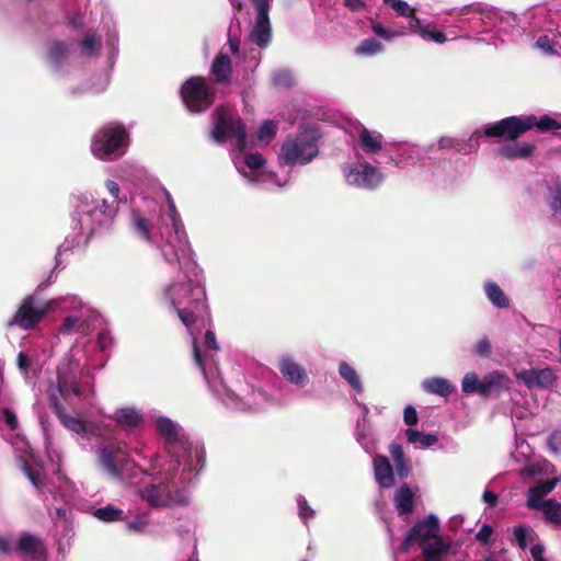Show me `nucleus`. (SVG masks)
Returning a JSON list of instances; mask_svg holds the SVG:
<instances>
[{"label":"nucleus","mask_w":561,"mask_h":561,"mask_svg":"<svg viewBox=\"0 0 561 561\" xmlns=\"http://www.w3.org/2000/svg\"><path fill=\"white\" fill-rule=\"evenodd\" d=\"M161 249L167 264L174 268L178 267L181 273L163 289V298L175 310L181 323L192 335L194 364L201 369L207 386L216 397L222 400L225 405L233 410L257 411L262 409L267 403L265 392L242 385L237 389H231L221 380L215 359L219 352L215 333L207 330L203 343L195 335L194 325L198 321L204 324L206 319L207 298L203 271L194 260L193 249Z\"/></svg>","instance_id":"f257e3e1"},{"label":"nucleus","mask_w":561,"mask_h":561,"mask_svg":"<svg viewBox=\"0 0 561 561\" xmlns=\"http://www.w3.org/2000/svg\"><path fill=\"white\" fill-rule=\"evenodd\" d=\"M98 462L111 480L121 482L150 510L186 506L190 503L186 484L193 472L203 469L196 463L162 462V456L150 457L148 469L128 459L122 444L98 449Z\"/></svg>","instance_id":"f03ea898"},{"label":"nucleus","mask_w":561,"mask_h":561,"mask_svg":"<svg viewBox=\"0 0 561 561\" xmlns=\"http://www.w3.org/2000/svg\"><path fill=\"white\" fill-rule=\"evenodd\" d=\"M47 397L62 427L76 435H84L83 417L93 407L94 385L79 343L58 364L56 378L49 380Z\"/></svg>","instance_id":"7ed1b4c3"},{"label":"nucleus","mask_w":561,"mask_h":561,"mask_svg":"<svg viewBox=\"0 0 561 561\" xmlns=\"http://www.w3.org/2000/svg\"><path fill=\"white\" fill-rule=\"evenodd\" d=\"M54 282V272H49L47 280L36 287L34 294L22 300L9 325H16L23 330H32L45 316L54 312L66 313L58 327V333L62 335L80 334L83 336L93 332L101 323L98 311L83 302L77 295L67 294L47 300L41 299L44 291Z\"/></svg>","instance_id":"20e7f679"},{"label":"nucleus","mask_w":561,"mask_h":561,"mask_svg":"<svg viewBox=\"0 0 561 561\" xmlns=\"http://www.w3.org/2000/svg\"><path fill=\"white\" fill-rule=\"evenodd\" d=\"M211 135L218 142L236 140L237 151L232 159L237 170L251 182L263 181L265 160L259 153L247 151V134L238 115L227 107L217 108Z\"/></svg>","instance_id":"39448f33"},{"label":"nucleus","mask_w":561,"mask_h":561,"mask_svg":"<svg viewBox=\"0 0 561 561\" xmlns=\"http://www.w3.org/2000/svg\"><path fill=\"white\" fill-rule=\"evenodd\" d=\"M153 426L162 438L163 450L168 457L162 459V462L196 463L204 467L206 453L203 443L192 439L181 424L168 416L159 415L154 417Z\"/></svg>","instance_id":"423d86ee"},{"label":"nucleus","mask_w":561,"mask_h":561,"mask_svg":"<svg viewBox=\"0 0 561 561\" xmlns=\"http://www.w3.org/2000/svg\"><path fill=\"white\" fill-rule=\"evenodd\" d=\"M118 210V203L95 201L85 195L78 197L73 220L85 236H92L108 227Z\"/></svg>","instance_id":"0eeeda50"},{"label":"nucleus","mask_w":561,"mask_h":561,"mask_svg":"<svg viewBox=\"0 0 561 561\" xmlns=\"http://www.w3.org/2000/svg\"><path fill=\"white\" fill-rule=\"evenodd\" d=\"M438 533V518L430 515L409 530L404 546L419 542L426 561H442L449 552V543Z\"/></svg>","instance_id":"6e6552de"},{"label":"nucleus","mask_w":561,"mask_h":561,"mask_svg":"<svg viewBox=\"0 0 561 561\" xmlns=\"http://www.w3.org/2000/svg\"><path fill=\"white\" fill-rule=\"evenodd\" d=\"M129 145L126 129L116 123H111L99 129L91 142L92 154L103 161L122 157Z\"/></svg>","instance_id":"1a4fd4ad"},{"label":"nucleus","mask_w":561,"mask_h":561,"mask_svg":"<svg viewBox=\"0 0 561 561\" xmlns=\"http://www.w3.org/2000/svg\"><path fill=\"white\" fill-rule=\"evenodd\" d=\"M317 138L311 131L287 137L280 146L278 162L282 165H304L318 156Z\"/></svg>","instance_id":"9d476101"},{"label":"nucleus","mask_w":561,"mask_h":561,"mask_svg":"<svg viewBox=\"0 0 561 561\" xmlns=\"http://www.w3.org/2000/svg\"><path fill=\"white\" fill-rule=\"evenodd\" d=\"M547 485L540 490L529 489L526 494V506L531 511L542 512L545 520L557 529H561V504L554 499H545L550 493Z\"/></svg>","instance_id":"9b49d317"},{"label":"nucleus","mask_w":561,"mask_h":561,"mask_svg":"<svg viewBox=\"0 0 561 561\" xmlns=\"http://www.w3.org/2000/svg\"><path fill=\"white\" fill-rule=\"evenodd\" d=\"M342 172L346 183L358 188L371 190L383 181L380 170L368 163H347L343 167Z\"/></svg>","instance_id":"f8f14e48"},{"label":"nucleus","mask_w":561,"mask_h":561,"mask_svg":"<svg viewBox=\"0 0 561 561\" xmlns=\"http://www.w3.org/2000/svg\"><path fill=\"white\" fill-rule=\"evenodd\" d=\"M181 96L191 112H202L208 108L213 103V96L201 77L188 79L181 89Z\"/></svg>","instance_id":"ddd939ff"},{"label":"nucleus","mask_w":561,"mask_h":561,"mask_svg":"<svg viewBox=\"0 0 561 561\" xmlns=\"http://www.w3.org/2000/svg\"><path fill=\"white\" fill-rule=\"evenodd\" d=\"M533 124L534 119H528V116H512L488 126L484 135L489 137H505L513 140L531 129Z\"/></svg>","instance_id":"4468645a"},{"label":"nucleus","mask_w":561,"mask_h":561,"mask_svg":"<svg viewBox=\"0 0 561 561\" xmlns=\"http://www.w3.org/2000/svg\"><path fill=\"white\" fill-rule=\"evenodd\" d=\"M108 419L127 433L140 430L145 425V413L136 405H119Z\"/></svg>","instance_id":"2eb2a0df"},{"label":"nucleus","mask_w":561,"mask_h":561,"mask_svg":"<svg viewBox=\"0 0 561 561\" xmlns=\"http://www.w3.org/2000/svg\"><path fill=\"white\" fill-rule=\"evenodd\" d=\"M282 377L299 388L307 387L309 382L308 373L301 363L296 360L291 355L284 354L277 363Z\"/></svg>","instance_id":"dca6fc26"},{"label":"nucleus","mask_w":561,"mask_h":561,"mask_svg":"<svg viewBox=\"0 0 561 561\" xmlns=\"http://www.w3.org/2000/svg\"><path fill=\"white\" fill-rule=\"evenodd\" d=\"M517 379L526 385L527 388H550L552 387L557 376L551 367L530 368L522 370L517 374Z\"/></svg>","instance_id":"f3484780"},{"label":"nucleus","mask_w":561,"mask_h":561,"mask_svg":"<svg viewBox=\"0 0 561 561\" xmlns=\"http://www.w3.org/2000/svg\"><path fill=\"white\" fill-rule=\"evenodd\" d=\"M374 479L379 488L391 489L394 486V470L387 457L378 455L373 459Z\"/></svg>","instance_id":"a211bd4d"},{"label":"nucleus","mask_w":561,"mask_h":561,"mask_svg":"<svg viewBox=\"0 0 561 561\" xmlns=\"http://www.w3.org/2000/svg\"><path fill=\"white\" fill-rule=\"evenodd\" d=\"M510 388V378L505 373L492 371L482 378V397L492 392L507 391Z\"/></svg>","instance_id":"6ab92c4d"},{"label":"nucleus","mask_w":561,"mask_h":561,"mask_svg":"<svg viewBox=\"0 0 561 561\" xmlns=\"http://www.w3.org/2000/svg\"><path fill=\"white\" fill-rule=\"evenodd\" d=\"M422 390L431 394L447 398L456 390V387L446 378L431 377L422 380Z\"/></svg>","instance_id":"aec40b11"},{"label":"nucleus","mask_w":561,"mask_h":561,"mask_svg":"<svg viewBox=\"0 0 561 561\" xmlns=\"http://www.w3.org/2000/svg\"><path fill=\"white\" fill-rule=\"evenodd\" d=\"M162 194L165 198V203H167V207H168L167 215H168L169 219L172 221L174 231L178 236V241L179 242H187V234L184 230V226L180 218V214L178 213L174 199L172 198L171 194L167 190H163Z\"/></svg>","instance_id":"412c9836"},{"label":"nucleus","mask_w":561,"mask_h":561,"mask_svg":"<svg viewBox=\"0 0 561 561\" xmlns=\"http://www.w3.org/2000/svg\"><path fill=\"white\" fill-rule=\"evenodd\" d=\"M21 467L32 485H34L36 490L42 491V468L39 463L36 462L35 457L32 454L25 457L21 456Z\"/></svg>","instance_id":"4be33fe9"},{"label":"nucleus","mask_w":561,"mask_h":561,"mask_svg":"<svg viewBox=\"0 0 561 561\" xmlns=\"http://www.w3.org/2000/svg\"><path fill=\"white\" fill-rule=\"evenodd\" d=\"M271 37L272 30L268 16L257 15L251 33V39L259 46L265 47L271 42Z\"/></svg>","instance_id":"5701e85b"},{"label":"nucleus","mask_w":561,"mask_h":561,"mask_svg":"<svg viewBox=\"0 0 561 561\" xmlns=\"http://www.w3.org/2000/svg\"><path fill=\"white\" fill-rule=\"evenodd\" d=\"M483 291H485L488 301L491 302L492 306L499 309H507L510 308V299L505 295L504 290L493 280L485 282L483 285Z\"/></svg>","instance_id":"b1692460"},{"label":"nucleus","mask_w":561,"mask_h":561,"mask_svg":"<svg viewBox=\"0 0 561 561\" xmlns=\"http://www.w3.org/2000/svg\"><path fill=\"white\" fill-rule=\"evenodd\" d=\"M18 550L35 559L44 554L45 548L39 538L23 534L18 540Z\"/></svg>","instance_id":"393cba45"},{"label":"nucleus","mask_w":561,"mask_h":561,"mask_svg":"<svg viewBox=\"0 0 561 561\" xmlns=\"http://www.w3.org/2000/svg\"><path fill=\"white\" fill-rule=\"evenodd\" d=\"M513 543L522 549H527L529 545L540 543L537 541V534L530 525H518L513 528Z\"/></svg>","instance_id":"a878e982"},{"label":"nucleus","mask_w":561,"mask_h":561,"mask_svg":"<svg viewBox=\"0 0 561 561\" xmlns=\"http://www.w3.org/2000/svg\"><path fill=\"white\" fill-rule=\"evenodd\" d=\"M396 510L400 516L409 515L413 511V493L407 484L400 486L394 495Z\"/></svg>","instance_id":"bb28decb"},{"label":"nucleus","mask_w":561,"mask_h":561,"mask_svg":"<svg viewBox=\"0 0 561 561\" xmlns=\"http://www.w3.org/2000/svg\"><path fill=\"white\" fill-rule=\"evenodd\" d=\"M339 376L345 379L346 383L352 387L357 393H364V385L362 383L359 374L356 373L355 368L347 362L343 360L339 364Z\"/></svg>","instance_id":"cd10ccee"},{"label":"nucleus","mask_w":561,"mask_h":561,"mask_svg":"<svg viewBox=\"0 0 561 561\" xmlns=\"http://www.w3.org/2000/svg\"><path fill=\"white\" fill-rule=\"evenodd\" d=\"M391 460L394 463L396 473L402 479L407 478L410 473L409 460L404 457L403 448L393 443L389 446Z\"/></svg>","instance_id":"c85d7f7f"},{"label":"nucleus","mask_w":561,"mask_h":561,"mask_svg":"<svg viewBox=\"0 0 561 561\" xmlns=\"http://www.w3.org/2000/svg\"><path fill=\"white\" fill-rule=\"evenodd\" d=\"M359 140L364 151L376 153L381 149L382 137L379 133L363 128L359 133Z\"/></svg>","instance_id":"c756f323"},{"label":"nucleus","mask_w":561,"mask_h":561,"mask_svg":"<svg viewBox=\"0 0 561 561\" xmlns=\"http://www.w3.org/2000/svg\"><path fill=\"white\" fill-rule=\"evenodd\" d=\"M18 369L25 378L26 382H31L37 375V368L32 357L24 351L18 353L16 358Z\"/></svg>","instance_id":"7c9ffc66"},{"label":"nucleus","mask_w":561,"mask_h":561,"mask_svg":"<svg viewBox=\"0 0 561 561\" xmlns=\"http://www.w3.org/2000/svg\"><path fill=\"white\" fill-rule=\"evenodd\" d=\"M231 62L226 55H219L216 57L211 65V75L218 82H226L230 78Z\"/></svg>","instance_id":"2f4dec72"},{"label":"nucleus","mask_w":561,"mask_h":561,"mask_svg":"<svg viewBox=\"0 0 561 561\" xmlns=\"http://www.w3.org/2000/svg\"><path fill=\"white\" fill-rule=\"evenodd\" d=\"M409 444L417 445L421 448H430L438 443V437L431 433H422L416 430H407Z\"/></svg>","instance_id":"473e14b6"},{"label":"nucleus","mask_w":561,"mask_h":561,"mask_svg":"<svg viewBox=\"0 0 561 561\" xmlns=\"http://www.w3.org/2000/svg\"><path fill=\"white\" fill-rule=\"evenodd\" d=\"M93 517L102 523H115L124 519V512L115 505H106L95 510Z\"/></svg>","instance_id":"72a5a7b5"},{"label":"nucleus","mask_w":561,"mask_h":561,"mask_svg":"<svg viewBox=\"0 0 561 561\" xmlns=\"http://www.w3.org/2000/svg\"><path fill=\"white\" fill-rule=\"evenodd\" d=\"M534 152V146L527 142L505 146L501 154L507 159L528 158Z\"/></svg>","instance_id":"f704fd0d"},{"label":"nucleus","mask_w":561,"mask_h":561,"mask_svg":"<svg viewBox=\"0 0 561 561\" xmlns=\"http://www.w3.org/2000/svg\"><path fill=\"white\" fill-rule=\"evenodd\" d=\"M277 133V124L273 121L264 122L257 133H256V142L259 146H267L276 136Z\"/></svg>","instance_id":"c9c22d12"},{"label":"nucleus","mask_w":561,"mask_h":561,"mask_svg":"<svg viewBox=\"0 0 561 561\" xmlns=\"http://www.w3.org/2000/svg\"><path fill=\"white\" fill-rule=\"evenodd\" d=\"M131 227L134 231L145 238V240L149 239L150 224L148 219L137 210H133L131 213Z\"/></svg>","instance_id":"e433bc0d"},{"label":"nucleus","mask_w":561,"mask_h":561,"mask_svg":"<svg viewBox=\"0 0 561 561\" xmlns=\"http://www.w3.org/2000/svg\"><path fill=\"white\" fill-rule=\"evenodd\" d=\"M461 391L463 393H479L482 396V379H479L478 374L467 373L461 379Z\"/></svg>","instance_id":"4c0bfd02"},{"label":"nucleus","mask_w":561,"mask_h":561,"mask_svg":"<svg viewBox=\"0 0 561 561\" xmlns=\"http://www.w3.org/2000/svg\"><path fill=\"white\" fill-rule=\"evenodd\" d=\"M382 50V44L375 38H367L355 48V53L358 56H374L381 53Z\"/></svg>","instance_id":"58836bf2"},{"label":"nucleus","mask_w":561,"mask_h":561,"mask_svg":"<svg viewBox=\"0 0 561 561\" xmlns=\"http://www.w3.org/2000/svg\"><path fill=\"white\" fill-rule=\"evenodd\" d=\"M528 119H534L533 128L537 127L541 131H548V130L561 128V123H559L557 119H554L548 115H545L541 117H537L535 115H529Z\"/></svg>","instance_id":"ea45409f"},{"label":"nucleus","mask_w":561,"mask_h":561,"mask_svg":"<svg viewBox=\"0 0 561 561\" xmlns=\"http://www.w3.org/2000/svg\"><path fill=\"white\" fill-rule=\"evenodd\" d=\"M297 508L299 519H301L306 525L308 520L316 516V511L310 505H308L307 499H305L302 495L297 496Z\"/></svg>","instance_id":"a19ab883"},{"label":"nucleus","mask_w":561,"mask_h":561,"mask_svg":"<svg viewBox=\"0 0 561 561\" xmlns=\"http://www.w3.org/2000/svg\"><path fill=\"white\" fill-rule=\"evenodd\" d=\"M388 3L399 15L404 18H413L415 9L410 7L404 0H383Z\"/></svg>","instance_id":"79ce46f5"},{"label":"nucleus","mask_w":561,"mask_h":561,"mask_svg":"<svg viewBox=\"0 0 561 561\" xmlns=\"http://www.w3.org/2000/svg\"><path fill=\"white\" fill-rule=\"evenodd\" d=\"M371 28L376 35L380 36L386 41H392L396 37H400L405 34L403 31H392L390 28H387L380 22H373Z\"/></svg>","instance_id":"37998d69"},{"label":"nucleus","mask_w":561,"mask_h":561,"mask_svg":"<svg viewBox=\"0 0 561 561\" xmlns=\"http://www.w3.org/2000/svg\"><path fill=\"white\" fill-rule=\"evenodd\" d=\"M420 36L423 38V39H428V41H433L437 44H443L446 42L447 37L446 35L443 33V32H439V31H436L434 30L431 25L428 24H424L422 30H421V34Z\"/></svg>","instance_id":"c03bdc74"},{"label":"nucleus","mask_w":561,"mask_h":561,"mask_svg":"<svg viewBox=\"0 0 561 561\" xmlns=\"http://www.w3.org/2000/svg\"><path fill=\"white\" fill-rule=\"evenodd\" d=\"M58 483H60V490L54 493V497H61V500H69L75 493V485L65 477L57 476Z\"/></svg>","instance_id":"a18cd8bd"},{"label":"nucleus","mask_w":561,"mask_h":561,"mask_svg":"<svg viewBox=\"0 0 561 561\" xmlns=\"http://www.w3.org/2000/svg\"><path fill=\"white\" fill-rule=\"evenodd\" d=\"M149 526V515L141 513L136 518L127 523V529L133 533H142Z\"/></svg>","instance_id":"49530a36"},{"label":"nucleus","mask_w":561,"mask_h":561,"mask_svg":"<svg viewBox=\"0 0 561 561\" xmlns=\"http://www.w3.org/2000/svg\"><path fill=\"white\" fill-rule=\"evenodd\" d=\"M473 352L476 355L482 358H488L492 354V346L491 342L488 340V337H482L478 340L477 344H474Z\"/></svg>","instance_id":"de8ad7c7"},{"label":"nucleus","mask_w":561,"mask_h":561,"mask_svg":"<svg viewBox=\"0 0 561 561\" xmlns=\"http://www.w3.org/2000/svg\"><path fill=\"white\" fill-rule=\"evenodd\" d=\"M1 420H3V423L9 431H15L18 428V416H15L13 411L7 408L1 410Z\"/></svg>","instance_id":"09e8293b"},{"label":"nucleus","mask_w":561,"mask_h":561,"mask_svg":"<svg viewBox=\"0 0 561 561\" xmlns=\"http://www.w3.org/2000/svg\"><path fill=\"white\" fill-rule=\"evenodd\" d=\"M356 437H358V443L360 444V447L364 448L365 453H367V454L375 453L374 440L368 438V436L365 435L363 430L358 428V432H356Z\"/></svg>","instance_id":"8fccbe9b"},{"label":"nucleus","mask_w":561,"mask_h":561,"mask_svg":"<svg viewBox=\"0 0 561 561\" xmlns=\"http://www.w3.org/2000/svg\"><path fill=\"white\" fill-rule=\"evenodd\" d=\"M548 446L553 454L561 453V430H556L549 435Z\"/></svg>","instance_id":"3c124183"},{"label":"nucleus","mask_w":561,"mask_h":561,"mask_svg":"<svg viewBox=\"0 0 561 561\" xmlns=\"http://www.w3.org/2000/svg\"><path fill=\"white\" fill-rule=\"evenodd\" d=\"M403 421L408 426H414L417 424V412L413 405H407V408H404Z\"/></svg>","instance_id":"603ef678"},{"label":"nucleus","mask_w":561,"mask_h":561,"mask_svg":"<svg viewBox=\"0 0 561 561\" xmlns=\"http://www.w3.org/2000/svg\"><path fill=\"white\" fill-rule=\"evenodd\" d=\"M492 533L493 529L491 525H482V528L479 529L474 538H477L478 542L486 546L489 543V540L491 539Z\"/></svg>","instance_id":"864d4df0"},{"label":"nucleus","mask_w":561,"mask_h":561,"mask_svg":"<svg viewBox=\"0 0 561 561\" xmlns=\"http://www.w3.org/2000/svg\"><path fill=\"white\" fill-rule=\"evenodd\" d=\"M273 0H252L254 7H255V10H256V13L257 15H266L268 16V11H270V7H271V2Z\"/></svg>","instance_id":"5fc2aeb1"},{"label":"nucleus","mask_w":561,"mask_h":561,"mask_svg":"<svg viewBox=\"0 0 561 561\" xmlns=\"http://www.w3.org/2000/svg\"><path fill=\"white\" fill-rule=\"evenodd\" d=\"M561 482V476L553 479L540 480L536 485L531 486V490H540L542 488L551 485V492L557 488L558 483Z\"/></svg>","instance_id":"6e6d98bb"},{"label":"nucleus","mask_w":561,"mask_h":561,"mask_svg":"<svg viewBox=\"0 0 561 561\" xmlns=\"http://www.w3.org/2000/svg\"><path fill=\"white\" fill-rule=\"evenodd\" d=\"M543 553H545V546L542 543H536V545L531 546L530 556H531V559H534V561H546Z\"/></svg>","instance_id":"4d7b16f0"},{"label":"nucleus","mask_w":561,"mask_h":561,"mask_svg":"<svg viewBox=\"0 0 561 561\" xmlns=\"http://www.w3.org/2000/svg\"><path fill=\"white\" fill-rule=\"evenodd\" d=\"M67 513H68L67 505H60V506L54 507V511L49 512V515H51V518L54 522H57V519L67 518Z\"/></svg>","instance_id":"13d9d810"},{"label":"nucleus","mask_w":561,"mask_h":561,"mask_svg":"<svg viewBox=\"0 0 561 561\" xmlns=\"http://www.w3.org/2000/svg\"><path fill=\"white\" fill-rule=\"evenodd\" d=\"M536 45H537V47H539L541 50H543L547 54L553 53L552 45L550 43V39L547 36L539 37Z\"/></svg>","instance_id":"bf43d9fd"},{"label":"nucleus","mask_w":561,"mask_h":561,"mask_svg":"<svg viewBox=\"0 0 561 561\" xmlns=\"http://www.w3.org/2000/svg\"><path fill=\"white\" fill-rule=\"evenodd\" d=\"M105 187H106L107 192L114 198H118L119 197L121 188H119V185H118L117 182H115L113 180H107V181H105Z\"/></svg>","instance_id":"052dcab7"},{"label":"nucleus","mask_w":561,"mask_h":561,"mask_svg":"<svg viewBox=\"0 0 561 561\" xmlns=\"http://www.w3.org/2000/svg\"><path fill=\"white\" fill-rule=\"evenodd\" d=\"M0 552L5 554L11 552V540L8 536L0 535Z\"/></svg>","instance_id":"680f3d73"},{"label":"nucleus","mask_w":561,"mask_h":561,"mask_svg":"<svg viewBox=\"0 0 561 561\" xmlns=\"http://www.w3.org/2000/svg\"><path fill=\"white\" fill-rule=\"evenodd\" d=\"M482 500L488 504V506H494L497 502V495L489 490H485V492H483Z\"/></svg>","instance_id":"e2e57ef3"},{"label":"nucleus","mask_w":561,"mask_h":561,"mask_svg":"<svg viewBox=\"0 0 561 561\" xmlns=\"http://www.w3.org/2000/svg\"><path fill=\"white\" fill-rule=\"evenodd\" d=\"M344 4L352 11H358L365 7L364 0H344Z\"/></svg>","instance_id":"0e129e2a"},{"label":"nucleus","mask_w":561,"mask_h":561,"mask_svg":"<svg viewBox=\"0 0 561 561\" xmlns=\"http://www.w3.org/2000/svg\"><path fill=\"white\" fill-rule=\"evenodd\" d=\"M98 45V42L94 37H87L82 43V48L85 53L91 54L94 50V47Z\"/></svg>","instance_id":"69168bd1"},{"label":"nucleus","mask_w":561,"mask_h":561,"mask_svg":"<svg viewBox=\"0 0 561 561\" xmlns=\"http://www.w3.org/2000/svg\"><path fill=\"white\" fill-rule=\"evenodd\" d=\"M411 22L409 23V30L413 33H417L419 35L421 34V30L423 27V23L421 22L420 19L415 18V15L413 18H411Z\"/></svg>","instance_id":"338daca9"},{"label":"nucleus","mask_w":561,"mask_h":561,"mask_svg":"<svg viewBox=\"0 0 561 561\" xmlns=\"http://www.w3.org/2000/svg\"><path fill=\"white\" fill-rule=\"evenodd\" d=\"M411 22L409 23V30L413 33H417L419 35L421 34V30L423 27V23L421 22L420 19L415 18V15L413 18H411Z\"/></svg>","instance_id":"774afa93"}]
</instances>
